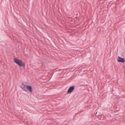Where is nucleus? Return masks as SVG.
Masks as SVG:
<instances>
[{
  "instance_id": "f257e3e1",
  "label": "nucleus",
  "mask_w": 125,
  "mask_h": 125,
  "mask_svg": "<svg viewBox=\"0 0 125 125\" xmlns=\"http://www.w3.org/2000/svg\"><path fill=\"white\" fill-rule=\"evenodd\" d=\"M14 60L15 62L19 66H23L25 65L24 63L21 60L16 58L14 59Z\"/></svg>"
},
{
  "instance_id": "f03ea898",
  "label": "nucleus",
  "mask_w": 125,
  "mask_h": 125,
  "mask_svg": "<svg viewBox=\"0 0 125 125\" xmlns=\"http://www.w3.org/2000/svg\"><path fill=\"white\" fill-rule=\"evenodd\" d=\"M117 60L119 62H125V60L124 58H121L119 56L118 57Z\"/></svg>"
},
{
  "instance_id": "7ed1b4c3",
  "label": "nucleus",
  "mask_w": 125,
  "mask_h": 125,
  "mask_svg": "<svg viewBox=\"0 0 125 125\" xmlns=\"http://www.w3.org/2000/svg\"><path fill=\"white\" fill-rule=\"evenodd\" d=\"M74 87L73 86L70 87L68 89L67 92L68 93H70L72 92L74 90Z\"/></svg>"
},
{
  "instance_id": "20e7f679",
  "label": "nucleus",
  "mask_w": 125,
  "mask_h": 125,
  "mask_svg": "<svg viewBox=\"0 0 125 125\" xmlns=\"http://www.w3.org/2000/svg\"><path fill=\"white\" fill-rule=\"evenodd\" d=\"M27 86L22 84L21 85V87L24 91H27Z\"/></svg>"
},
{
  "instance_id": "39448f33",
  "label": "nucleus",
  "mask_w": 125,
  "mask_h": 125,
  "mask_svg": "<svg viewBox=\"0 0 125 125\" xmlns=\"http://www.w3.org/2000/svg\"><path fill=\"white\" fill-rule=\"evenodd\" d=\"M27 90L31 92H32V89L31 87L30 86H27Z\"/></svg>"
}]
</instances>
